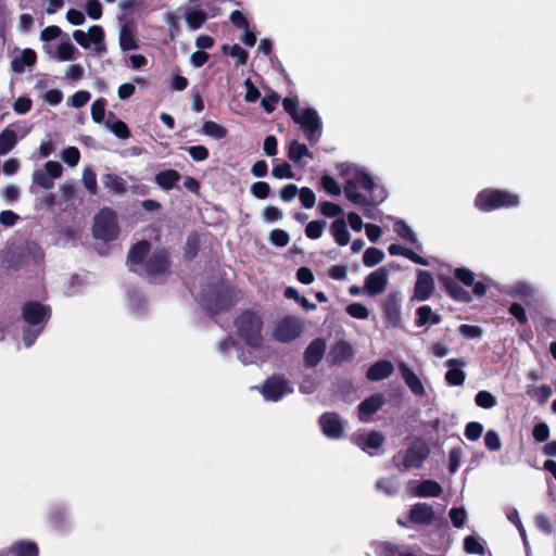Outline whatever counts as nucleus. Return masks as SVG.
I'll return each instance as SVG.
<instances>
[{"mask_svg": "<svg viewBox=\"0 0 556 556\" xmlns=\"http://www.w3.org/2000/svg\"><path fill=\"white\" fill-rule=\"evenodd\" d=\"M346 175L343 187L345 198L359 206L365 217L374 218L372 207L387 199V191L364 168L356 165H349Z\"/></svg>", "mask_w": 556, "mask_h": 556, "instance_id": "obj_1", "label": "nucleus"}, {"mask_svg": "<svg viewBox=\"0 0 556 556\" xmlns=\"http://www.w3.org/2000/svg\"><path fill=\"white\" fill-rule=\"evenodd\" d=\"M25 326L22 328L23 341L26 348L34 344L51 316L49 306L38 302H27L22 306Z\"/></svg>", "mask_w": 556, "mask_h": 556, "instance_id": "obj_2", "label": "nucleus"}, {"mask_svg": "<svg viewBox=\"0 0 556 556\" xmlns=\"http://www.w3.org/2000/svg\"><path fill=\"white\" fill-rule=\"evenodd\" d=\"M235 329L237 337L248 346L258 349L263 344V320L262 317L253 311H244L235 319Z\"/></svg>", "mask_w": 556, "mask_h": 556, "instance_id": "obj_3", "label": "nucleus"}, {"mask_svg": "<svg viewBox=\"0 0 556 556\" xmlns=\"http://www.w3.org/2000/svg\"><path fill=\"white\" fill-rule=\"evenodd\" d=\"M520 204L517 193L502 189H484L475 199V206L482 212L514 208Z\"/></svg>", "mask_w": 556, "mask_h": 556, "instance_id": "obj_4", "label": "nucleus"}, {"mask_svg": "<svg viewBox=\"0 0 556 556\" xmlns=\"http://www.w3.org/2000/svg\"><path fill=\"white\" fill-rule=\"evenodd\" d=\"M430 448L428 444L421 439H415L405 451L403 457L400 454L393 456L394 466L403 471L409 469H418L422 467L426 459L429 457Z\"/></svg>", "mask_w": 556, "mask_h": 556, "instance_id": "obj_5", "label": "nucleus"}, {"mask_svg": "<svg viewBox=\"0 0 556 556\" xmlns=\"http://www.w3.org/2000/svg\"><path fill=\"white\" fill-rule=\"evenodd\" d=\"M232 291L228 286L220 282L211 290H203L200 294L201 305L212 314H215L231 304Z\"/></svg>", "mask_w": 556, "mask_h": 556, "instance_id": "obj_6", "label": "nucleus"}, {"mask_svg": "<svg viewBox=\"0 0 556 556\" xmlns=\"http://www.w3.org/2000/svg\"><path fill=\"white\" fill-rule=\"evenodd\" d=\"M92 232L96 239L115 240L119 232L116 213L111 208H102L94 217Z\"/></svg>", "mask_w": 556, "mask_h": 556, "instance_id": "obj_7", "label": "nucleus"}, {"mask_svg": "<svg viewBox=\"0 0 556 556\" xmlns=\"http://www.w3.org/2000/svg\"><path fill=\"white\" fill-rule=\"evenodd\" d=\"M303 130L309 143H317L323 135V122L315 109L301 110V114L294 119Z\"/></svg>", "mask_w": 556, "mask_h": 556, "instance_id": "obj_8", "label": "nucleus"}, {"mask_svg": "<svg viewBox=\"0 0 556 556\" xmlns=\"http://www.w3.org/2000/svg\"><path fill=\"white\" fill-rule=\"evenodd\" d=\"M293 391L291 382L280 375H274L266 379L261 389L264 399L271 402H278Z\"/></svg>", "mask_w": 556, "mask_h": 556, "instance_id": "obj_9", "label": "nucleus"}, {"mask_svg": "<svg viewBox=\"0 0 556 556\" xmlns=\"http://www.w3.org/2000/svg\"><path fill=\"white\" fill-rule=\"evenodd\" d=\"M74 40L85 49H89L91 43L93 47V54L101 56L105 51L104 33L101 26L93 25L89 28L88 33L77 29L73 33Z\"/></svg>", "mask_w": 556, "mask_h": 556, "instance_id": "obj_10", "label": "nucleus"}, {"mask_svg": "<svg viewBox=\"0 0 556 556\" xmlns=\"http://www.w3.org/2000/svg\"><path fill=\"white\" fill-rule=\"evenodd\" d=\"M302 332V321L294 316H287L275 324L273 337L276 341L288 343L298 339Z\"/></svg>", "mask_w": 556, "mask_h": 556, "instance_id": "obj_11", "label": "nucleus"}, {"mask_svg": "<svg viewBox=\"0 0 556 556\" xmlns=\"http://www.w3.org/2000/svg\"><path fill=\"white\" fill-rule=\"evenodd\" d=\"M63 173L62 165L56 161H48L43 169H35L31 175L34 185L43 189H52L54 187V179L61 177Z\"/></svg>", "mask_w": 556, "mask_h": 556, "instance_id": "obj_12", "label": "nucleus"}, {"mask_svg": "<svg viewBox=\"0 0 556 556\" xmlns=\"http://www.w3.org/2000/svg\"><path fill=\"white\" fill-rule=\"evenodd\" d=\"M435 289L433 276L428 270H417L412 301L425 302L431 298Z\"/></svg>", "mask_w": 556, "mask_h": 556, "instance_id": "obj_13", "label": "nucleus"}, {"mask_svg": "<svg viewBox=\"0 0 556 556\" xmlns=\"http://www.w3.org/2000/svg\"><path fill=\"white\" fill-rule=\"evenodd\" d=\"M167 268L168 260L165 251H155L146 262L139 275L150 280H154L159 276L163 275Z\"/></svg>", "mask_w": 556, "mask_h": 556, "instance_id": "obj_14", "label": "nucleus"}, {"mask_svg": "<svg viewBox=\"0 0 556 556\" xmlns=\"http://www.w3.org/2000/svg\"><path fill=\"white\" fill-rule=\"evenodd\" d=\"M506 293L522 301L528 307H531L539 300V290L531 283L526 281H517L507 287Z\"/></svg>", "mask_w": 556, "mask_h": 556, "instance_id": "obj_15", "label": "nucleus"}, {"mask_svg": "<svg viewBox=\"0 0 556 556\" xmlns=\"http://www.w3.org/2000/svg\"><path fill=\"white\" fill-rule=\"evenodd\" d=\"M319 426L324 435L331 440H338L343 434L344 425L337 413H324L319 417Z\"/></svg>", "mask_w": 556, "mask_h": 556, "instance_id": "obj_16", "label": "nucleus"}, {"mask_svg": "<svg viewBox=\"0 0 556 556\" xmlns=\"http://www.w3.org/2000/svg\"><path fill=\"white\" fill-rule=\"evenodd\" d=\"M354 443L370 456L378 455L379 448L384 442V437L379 431L359 433L353 435Z\"/></svg>", "mask_w": 556, "mask_h": 556, "instance_id": "obj_17", "label": "nucleus"}, {"mask_svg": "<svg viewBox=\"0 0 556 556\" xmlns=\"http://www.w3.org/2000/svg\"><path fill=\"white\" fill-rule=\"evenodd\" d=\"M401 292H391L384 300L383 312L388 324L392 327H397L401 324Z\"/></svg>", "mask_w": 556, "mask_h": 556, "instance_id": "obj_18", "label": "nucleus"}, {"mask_svg": "<svg viewBox=\"0 0 556 556\" xmlns=\"http://www.w3.org/2000/svg\"><path fill=\"white\" fill-rule=\"evenodd\" d=\"M150 251V243L146 240L140 241L131 247L128 252L127 264L129 270L140 274L142 267L144 266V260Z\"/></svg>", "mask_w": 556, "mask_h": 556, "instance_id": "obj_19", "label": "nucleus"}, {"mask_svg": "<svg viewBox=\"0 0 556 556\" xmlns=\"http://www.w3.org/2000/svg\"><path fill=\"white\" fill-rule=\"evenodd\" d=\"M388 285V270L380 267L370 273L365 279V290L368 295L375 296L382 293Z\"/></svg>", "mask_w": 556, "mask_h": 556, "instance_id": "obj_20", "label": "nucleus"}, {"mask_svg": "<svg viewBox=\"0 0 556 556\" xmlns=\"http://www.w3.org/2000/svg\"><path fill=\"white\" fill-rule=\"evenodd\" d=\"M446 366L448 367L445 374L446 383L453 387L463 386L466 379L463 367L466 366V362L463 358H451L446 362Z\"/></svg>", "mask_w": 556, "mask_h": 556, "instance_id": "obj_21", "label": "nucleus"}, {"mask_svg": "<svg viewBox=\"0 0 556 556\" xmlns=\"http://www.w3.org/2000/svg\"><path fill=\"white\" fill-rule=\"evenodd\" d=\"M384 403L386 399L381 393H375L361 402L358 405V417L361 421H368L371 415L378 412Z\"/></svg>", "mask_w": 556, "mask_h": 556, "instance_id": "obj_22", "label": "nucleus"}, {"mask_svg": "<svg viewBox=\"0 0 556 556\" xmlns=\"http://www.w3.org/2000/svg\"><path fill=\"white\" fill-rule=\"evenodd\" d=\"M184 10L185 20L190 30L199 29L208 18L206 12L198 8L197 0H190Z\"/></svg>", "mask_w": 556, "mask_h": 556, "instance_id": "obj_23", "label": "nucleus"}, {"mask_svg": "<svg viewBox=\"0 0 556 556\" xmlns=\"http://www.w3.org/2000/svg\"><path fill=\"white\" fill-rule=\"evenodd\" d=\"M326 352V341L323 338L313 340L304 352V362L307 367H316Z\"/></svg>", "mask_w": 556, "mask_h": 556, "instance_id": "obj_24", "label": "nucleus"}, {"mask_svg": "<svg viewBox=\"0 0 556 556\" xmlns=\"http://www.w3.org/2000/svg\"><path fill=\"white\" fill-rule=\"evenodd\" d=\"M434 519V511L427 503H417L409 510V520L417 525H430Z\"/></svg>", "mask_w": 556, "mask_h": 556, "instance_id": "obj_25", "label": "nucleus"}, {"mask_svg": "<svg viewBox=\"0 0 556 556\" xmlns=\"http://www.w3.org/2000/svg\"><path fill=\"white\" fill-rule=\"evenodd\" d=\"M399 370L405 383L415 395H425V388L421 380L405 363L399 364Z\"/></svg>", "mask_w": 556, "mask_h": 556, "instance_id": "obj_26", "label": "nucleus"}, {"mask_svg": "<svg viewBox=\"0 0 556 556\" xmlns=\"http://www.w3.org/2000/svg\"><path fill=\"white\" fill-rule=\"evenodd\" d=\"M441 281L448 295L455 301L463 303H469L471 301L470 293L462 286H459V283L454 278L443 277Z\"/></svg>", "mask_w": 556, "mask_h": 556, "instance_id": "obj_27", "label": "nucleus"}, {"mask_svg": "<svg viewBox=\"0 0 556 556\" xmlns=\"http://www.w3.org/2000/svg\"><path fill=\"white\" fill-rule=\"evenodd\" d=\"M394 371V366L389 361H378L372 364L366 374V377L370 381H380L390 377Z\"/></svg>", "mask_w": 556, "mask_h": 556, "instance_id": "obj_28", "label": "nucleus"}, {"mask_svg": "<svg viewBox=\"0 0 556 556\" xmlns=\"http://www.w3.org/2000/svg\"><path fill=\"white\" fill-rule=\"evenodd\" d=\"M101 181L104 188L112 194L123 195L128 190L127 181L116 174H104L101 176Z\"/></svg>", "mask_w": 556, "mask_h": 556, "instance_id": "obj_29", "label": "nucleus"}, {"mask_svg": "<svg viewBox=\"0 0 556 556\" xmlns=\"http://www.w3.org/2000/svg\"><path fill=\"white\" fill-rule=\"evenodd\" d=\"M37 55L31 49H24L18 55L11 61V68L16 74H22L27 66L36 63Z\"/></svg>", "mask_w": 556, "mask_h": 556, "instance_id": "obj_30", "label": "nucleus"}, {"mask_svg": "<svg viewBox=\"0 0 556 556\" xmlns=\"http://www.w3.org/2000/svg\"><path fill=\"white\" fill-rule=\"evenodd\" d=\"M119 22L122 23L118 33L119 47L122 51H130L138 49V42L134 37L128 24L125 22L124 17H119Z\"/></svg>", "mask_w": 556, "mask_h": 556, "instance_id": "obj_31", "label": "nucleus"}, {"mask_svg": "<svg viewBox=\"0 0 556 556\" xmlns=\"http://www.w3.org/2000/svg\"><path fill=\"white\" fill-rule=\"evenodd\" d=\"M388 252L392 256H403L418 265H422V266L429 265V262L425 257L416 254L413 250L407 249L401 244H396V243L390 244L388 248Z\"/></svg>", "mask_w": 556, "mask_h": 556, "instance_id": "obj_32", "label": "nucleus"}, {"mask_svg": "<svg viewBox=\"0 0 556 556\" xmlns=\"http://www.w3.org/2000/svg\"><path fill=\"white\" fill-rule=\"evenodd\" d=\"M331 363L341 364L350 361L353 357V349L346 341L337 342L330 352Z\"/></svg>", "mask_w": 556, "mask_h": 556, "instance_id": "obj_33", "label": "nucleus"}, {"mask_svg": "<svg viewBox=\"0 0 556 556\" xmlns=\"http://www.w3.org/2000/svg\"><path fill=\"white\" fill-rule=\"evenodd\" d=\"M418 497H438L442 494V486L434 480H422L413 491Z\"/></svg>", "mask_w": 556, "mask_h": 556, "instance_id": "obj_34", "label": "nucleus"}, {"mask_svg": "<svg viewBox=\"0 0 556 556\" xmlns=\"http://www.w3.org/2000/svg\"><path fill=\"white\" fill-rule=\"evenodd\" d=\"M330 232L338 245L344 247L349 243L350 232L343 218H337L331 223Z\"/></svg>", "mask_w": 556, "mask_h": 556, "instance_id": "obj_35", "label": "nucleus"}, {"mask_svg": "<svg viewBox=\"0 0 556 556\" xmlns=\"http://www.w3.org/2000/svg\"><path fill=\"white\" fill-rule=\"evenodd\" d=\"M441 316L432 311L429 305H422L416 311V326L422 327L427 325H438Z\"/></svg>", "mask_w": 556, "mask_h": 556, "instance_id": "obj_36", "label": "nucleus"}, {"mask_svg": "<svg viewBox=\"0 0 556 556\" xmlns=\"http://www.w3.org/2000/svg\"><path fill=\"white\" fill-rule=\"evenodd\" d=\"M393 229L402 239L421 250V243L418 241L415 231L403 219H394Z\"/></svg>", "mask_w": 556, "mask_h": 556, "instance_id": "obj_37", "label": "nucleus"}, {"mask_svg": "<svg viewBox=\"0 0 556 556\" xmlns=\"http://www.w3.org/2000/svg\"><path fill=\"white\" fill-rule=\"evenodd\" d=\"M180 174L175 169H166L154 177L156 185L163 190H170L179 181Z\"/></svg>", "mask_w": 556, "mask_h": 556, "instance_id": "obj_38", "label": "nucleus"}, {"mask_svg": "<svg viewBox=\"0 0 556 556\" xmlns=\"http://www.w3.org/2000/svg\"><path fill=\"white\" fill-rule=\"evenodd\" d=\"M288 156L292 162L299 164L302 163L303 157H308L311 160L314 157L306 144L300 143L298 140H292L289 143Z\"/></svg>", "mask_w": 556, "mask_h": 556, "instance_id": "obj_39", "label": "nucleus"}, {"mask_svg": "<svg viewBox=\"0 0 556 556\" xmlns=\"http://www.w3.org/2000/svg\"><path fill=\"white\" fill-rule=\"evenodd\" d=\"M17 143V136L13 129L5 127L0 134V155L8 154Z\"/></svg>", "mask_w": 556, "mask_h": 556, "instance_id": "obj_40", "label": "nucleus"}, {"mask_svg": "<svg viewBox=\"0 0 556 556\" xmlns=\"http://www.w3.org/2000/svg\"><path fill=\"white\" fill-rule=\"evenodd\" d=\"M14 556H38V547L31 541H18L11 546Z\"/></svg>", "mask_w": 556, "mask_h": 556, "instance_id": "obj_41", "label": "nucleus"}, {"mask_svg": "<svg viewBox=\"0 0 556 556\" xmlns=\"http://www.w3.org/2000/svg\"><path fill=\"white\" fill-rule=\"evenodd\" d=\"M384 258V253L378 248H368L363 254V263L366 267H374L381 263Z\"/></svg>", "mask_w": 556, "mask_h": 556, "instance_id": "obj_42", "label": "nucleus"}, {"mask_svg": "<svg viewBox=\"0 0 556 556\" xmlns=\"http://www.w3.org/2000/svg\"><path fill=\"white\" fill-rule=\"evenodd\" d=\"M201 130L204 135L214 139H222L227 135L226 128L213 121L204 122Z\"/></svg>", "mask_w": 556, "mask_h": 556, "instance_id": "obj_43", "label": "nucleus"}, {"mask_svg": "<svg viewBox=\"0 0 556 556\" xmlns=\"http://www.w3.org/2000/svg\"><path fill=\"white\" fill-rule=\"evenodd\" d=\"M475 403L481 408L490 409L496 406L497 400L491 392L482 390L476 394Z\"/></svg>", "mask_w": 556, "mask_h": 556, "instance_id": "obj_44", "label": "nucleus"}, {"mask_svg": "<svg viewBox=\"0 0 556 556\" xmlns=\"http://www.w3.org/2000/svg\"><path fill=\"white\" fill-rule=\"evenodd\" d=\"M327 226V222L324 219L312 220L306 225L305 235L307 238L316 240L323 236V232Z\"/></svg>", "mask_w": 556, "mask_h": 556, "instance_id": "obj_45", "label": "nucleus"}, {"mask_svg": "<svg viewBox=\"0 0 556 556\" xmlns=\"http://www.w3.org/2000/svg\"><path fill=\"white\" fill-rule=\"evenodd\" d=\"M105 126L119 139H128L130 137V131L128 126L121 119L115 122L108 121Z\"/></svg>", "mask_w": 556, "mask_h": 556, "instance_id": "obj_46", "label": "nucleus"}, {"mask_svg": "<svg viewBox=\"0 0 556 556\" xmlns=\"http://www.w3.org/2000/svg\"><path fill=\"white\" fill-rule=\"evenodd\" d=\"M399 486L396 479L383 478L376 483V489L384 492L387 495H395L399 492Z\"/></svg>", "mask_w": 556, "mask_h": 556, "instance_id": "obj_47", "label": "nucleus"}, {"mask_svg": "<svg viewBox=\"0 0 556 556\" xmlns=\"http://www.w3.org/2000/svg\"><path fill=\"white\" fill-rule=\"evenodd\" d=\"M83 184L91 194L98 193L97 177L92 168L86 167L83 172Z\"/></svg>", "mask_w": 556, "mask_h": 556, "instance_id": "obj_48", "label": "nucleus"}, {"mask_svg": "<svg viewBox=\"0 0 556 556\" xmlns=\"http://www.w3.org/2000/svg\"><path fill=\"white\" fill-rule=\"evenodd\" d=\"M320 185L323 189L330 195H340L342 192V188L340 185L336 181L334 178H332L329 175H324L320 179Z\"/></svg>", "mask_w": 556, "mask_h": 556, "instance_id": "obj_49", "label": "nucleus"}, {"mask_svg": "<svg viewBox=\"0 0 556 556\" xmlns=\"http://www.w3.org/2000/svg\"><path fill=\"white\" fill-rule=\"evenodd\" d=\"M56 53H58L59 60L70 61V60H74L76 58L75 54L77 53V49L75 48V46L72 42L65 41V42H62L58 47Z\"/></svg>", "mask_w": 556, "mask_h": 556, "instance_id": "obj_50", "label": "nucleus"}, {"mask_svg": "<svg viewBox=\"0 0 556 556\" xmlns=\"http://www.w3.org/2000/svg\"><path fill=\"white\" fill-rule=\"evenodd\" d=\"M224 53H229L232 58L237 59V65H244L248 61V52L241 48L239 45H233L232 47L224 46Z\"/></svg>", "mask_w": 556, "mask_h": 556, "instance_id": "obj_51", "label": "nucleus"}, {"mask_svg": "<svg viewBox=\"0 0 556 556\" xmlns=\"http://www.w3.org/2000/svg\"><path fill=\"white\" fill-rule=\"evenodd\" d=\"M464 547L468 554L482 555L484 547L478 538L468 535L464 540Z\"/></svg>", "mask_w": 556, "mask_h": 556, "instance_id": "obj_52", "label": "nucleus"}, {"mask_svg": "<svg viewBox=\"0 0 556 556\" xmlns=\"http://www.w3.org/2000/svg\"><path fill=\"white\" fill-rule=\"evenodd\" d=\"M164 21L168 26V36L172 40H175L179 34L180 26L178 17L175 13L168 12L164 15Z\"/></svg>", "mask_w": 556, "mask_h": 556, "instance_id": "obj_53", "label": "nucleus"}, {"mask_svg": "<svg viewBox=\"0 0 556 556\" xmlns=\"http://www.w3.org/2000/svg\"><path fill=\"white\" fill-rule=\"evenodd\" d=\"M484 444L486 448L492 452L500 451L502 447V441L498 433L493 429L488 430L484 434Z\"/></svg>", "mask_w": 556, "mask_h": 556, "instance_id": "obj_54", "label": "nucleus"}, {"mask_svg": "<svg viewBox=\"0 0 556 556\" xmlns=\"http://www.w3.org/2000/svg\"><path fill=\"white\" fill-rule=\"evenodd\" d=\"M458 332L467 339H480L483 329L480 326L463 324L458 327Z\"/></svg>", "mask_w": 556, "mask_h": 556, "instance_id": "obj_55", "label": "nucleus"}, {"mask_svg": "<svg viewBox=\"0 0 556 556\" xmlns=\"http://www.w3.org/2000/svg\"><path fill=\"white\" fill-rule=\"evenodd\" d=\"M269 240L275 247L283 248L289 243L290 236L286 230L274 229L269 235Z\"/></svg>", "mask_w": 556, "mask_h": 556, "instance_id": "obj_56", "label": "nucleus"}, {"mask_svg": "<svg viewBox=\"0 0 556 556\" xmlns=\"http://www.w3.org/2000/svg\"><path fill=\"white\" fill-rule=\"evenodd\" d=\"M105 104L106 101L103 98L97 99L91 104V116L93 122L101 123L104 119L105 116Z\"/></svg>", "mask_w": 556, "mask_h": 556, "instance_id": "obj_57", "label": "nucleus"}, {"mask_svg": "<svg viewBox=\"0 0 556 556\" xmlns=\"http://www.w3.org/2000/svg\"><path fill=\"white\" fill-rule=\"evenodd\" d=\"M451 521L455 528H462L467 520V513L463 507H453L448 511Z\"/></svg>", "mask_w": 556, "mask_h": 556, "instance_id": "obj_58", "label": "nucleus"}, {"mask_svg": "<svg viewBox=\"0 0 556 556\" xmlns=\"http://www.w3.org/2000/svg\"><path fill=\"white\" fill-rule=\"evenodd\" d=\"M319 210L320 213L326 217H337L342 214L341 206L330 201L320 202Z\"/></svg>", "mask_w": 556, "mask_h": 556, "instance_id": "obj_59", "label": "nucleus"}, {"mask_svg": "<svg viewBox=\"0 0 556 556\" xmlns=\"http://www.w3.org/2000/svg\"><path fill=\"white\" fill-rule=\"evenodd\" d=\"M482 432H483L482 424H480L478 421H470L466 425L464 433H465V437L469 441H477L478 439H480Z\"/></svg>", "mask_w": 556, "mask_h": 556, "instance_id": "obj_60", "label": "nucleus"}, {"mask_svg": "<svg viewBox=\"0 0 556 556\" xmlns=\"http://www.w3.org/2000/svg\"><path fill=\"white\" fill-rule=\"evenodd\" d=\"M282 105L285 111L291 116L293 121L301 114V111L299 110L298 97L285 98L282 101Z\"/></svg>", "mask_w": 556, "mask_h": 556, "instance_id": "obj_61", "label": "nucleus"}, {"mask_svg": "<svg viewBox=\"0 0 556 556\" xmlns=\"http://www.w3.org/2000/svg\"><path fill=\"white\" fill-rule=\"evenodd\" d=\"M298 193H299V198H300L301 204L305 208L314 207V205L316 203V197H315L314 191L311 188L304 187V188L300 189L298 191Z\"/></svg>", "mask_w": 556, "mask_h": 556, "instance_id": "obj_62", "label": "nucleus"}, {"mask_svg": "<svg viewBox=\"0 0 556 556\" xmlns=\"http://www.w3.org/2000/svg\"><path fill=\"white\" fill-rule=\"evenodd\" d=\"M80 153L75 147H68L62 152V160L70 166H76L79 162Z\"/></svg>", "mask_w": 556, "mask_h": 556, "instance_id": "obj_63", "label": "nucleus"}, {"mask_svg": "<svg viewBox=\"0 0 556 556\" xmlns=\"http://www.w3.org/2000/svg\"><path fill=\"white\" fill-rule=\"evenodd\" d=\"M186 151L195 162H203L210 155L208 150L204 146H191L186 148Z\"/></svg>", "mask_w": 556, "mask_h": 556, "instance_id": "obj_64", "label": "nucleus"}]
</instances>
